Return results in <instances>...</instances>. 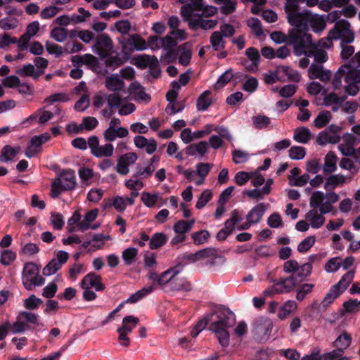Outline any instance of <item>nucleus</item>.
I'll use <instances>...</instances> for the list:
<instances>
[{
  "instance_id": "obj_23",
  "label": "nucleus",
  "mask_w": 360,
  "mask_h": 360,
  "mask_svg": "<svg viewBox=\"0 0 360 360\" xmlns=\"http://www.w3.org/2000/svg\"><path fill=\"white\" fill-rule=\"evenodd\" d=\"M200 260L198 251L195 253H184L179 255L176 261V266H179V273L182 271L183 268L189 264L195 263Z\"/></svg>"
},
{
  "instance_id": "obj_34",
  "label": "nucleus",
  "mask_w": 360,
  "mask_h": 360,
  "mask_svg": "<svg viewBox=\"0 0 360 360\" xmlns=\"http://www.w3.org/2000/svg\"><path fill=\"white\" fill-rule=\"evenodd\" d=\"M211 91L210 90L205 91L201 94L197 99L196 108L199 111H205L212 105V101L210 98Z\"/></svg>"
},
{
  "instance_id": "obj_62",
  "label": "nucleus",
  "mask_w": 360,
  "mask_h": 360,
  "mask_svg": "<svg viewBox=\"0 0 360 360\" xmlns=\"http://www.w3.org/2000/svg\"><path fill=\"white\" fill-rule=\"evenodd\" d=\"M316 239L314 236H310L303 239L297 246L298 252L304 253L307 252L315 243Z\"/></svg>"
},
{
  "instance_id": "obj_14",
  "label": "nucleus",
  "mask_w": 360,
  "mask_h": 360,
  "mask_svg": "<svg viewBox=\"0 0 360 360\" xmlns=\"http://www.w3.org/2000/svg\"><path fill=\"white\" fill-rule=\"evenodd\" d=\"M39 269L37 265L33 262L25 264L22 272V283L27 290L32 289V279L38 274Z\"/></svg>"
},
{
  "instance_id": "obj_3",
  "label": "nucleus",
  "mask_w": 360,
  "mask_h": 360,
  "mask_svg": "<svg viewBox=\"0 0 360 360\" xmlns=\"http://www.w3.org/2000/svg\"><path fill=\"white\" fill-rule=\"evenodd\" d=\"M288 23L297 28L309 30V23L311 22L313 27L319 26L322 30L325 24L323 21H318L314 19L312 13L309 10L300 11L299 3L294 0H286L284 6Z\"/></svg>"
},
{
  "instance_id": "obj_5",
  "label": "nucleus",
  "mask_w": 360,
  "mask_h": 360,
  "mask_svg": "<svg viewBox=\"0 0 360 360\" xmlns=\"http://www.w3.org/2000/svg\"><path fill=\"white\" fill-rule=\"evenodd\" d=\"M352 70H349L345 77V82L347 83L345 86V92L350 96H356L359 91L357 85L360 83V52H358L353 57Z\"/></svg>"
},
{
  "instance_id": "obj_15",
  "label": "nucleus",
  "mask_w": 360,
  "mask_h": 360,
  "mask_svg": "<svg viewBox=\"0 0 360 360\" xmlns=\"http://www.w3.org/2000/svg\"><path fill=\"white\" fill-rule=\"evenodd\" d=\"M359 304L360 302L353 299L345 302L342 304L343 308L339 309L337 312L333 314V319H327V321L331 324L333 323L337 319L344 316L346 313L353 312Z\"/></svg>"
},
{
  "instance_id": "obj_56",
  "label": "nucleus",
  "mask_w": 360,
  "mask_h": 360,
  "mask_svg": "<svg viewBox=\"0 0 360 360\" xmlns=\"http://www.w3.org/2000/svg\"><path fill=\"white\" fill-rule=\"evenodd\" d=\"M98 124V121L94 117H85L82 119V123L79 125V129H86L91 131Z\"/></svg>"
},
{
  "instance_id": "obj_58",
  "label": "nucleus",
  "mask_w": 360,
  "mask_h": 360,
  "mask_svg": "<svg viewBox=\"0 0 360 360\" xmlns=\"http://www.w3.org/2000/svg\"><path fill=\"white\" fill-rule=\"evenodd\" d=\"M278 70L283 72L290 80L295 82H298L300 80L301 75L297 71L293 70L289 66H281Z\"/></svg>"
},
{
  "instance_id": "obj_49",
  "label": "nucleus",
  "mask_w": 360,
  "mask_h": 360,
  "mask_svg": "<svg viewBox=\"0 0 360 360\" xmlns=\"http://www.w3.org/2000/svg\"><path fill=\"white\" fill-rule=\"evenodd\" d=\"M341 294L338 292V290H336L333 286H332L328 292L325 295L323 300L320 304L321 306L326 309L328 307H329L334 300L338 298Z\"/></svg>"
},
{
  "instance_id": "obj_60",
  "label": "nucleus",
  "mask_w": 360,
  "mask_h": 360,
  "mask_svg": "<svg viewBox=\"0 0 360 360\" xmlns=\"http://www.w3.org/2000/svg\"><path fill=\"white\" fill-rule=\"evenodd\" d=\"M221 4L223 5L220 8V12L224 15H230L236 10L237 1L236 0H224Z\"/></svg>"
},
{
  "instance_id": "obj_63",
  "label": "nucleus",
  "mask_w": 360,
  "mask_h": 360,
  "mask_svg": "<svg viewBox=\"0 0 360 360\" xmlns=\"http://www.w3.org/2000/svg\"><path fill=\"white\" fill-rule=\"evenodd\" d=\"M16 42L17 39L8 34H0V49L7 51L11 44H14Z\"/></svg>"
},
{
  "instance_id": "obj_6",
  "label": "nucleus",
  "mask_w": 360,
  "mask_h": 360,
  "mask_svg": "<svg viewBox=\"0 0 360 360\" xmlns=\"http://www.w3.org/2000/svg\"><path fill=\"white\" fill-rule=\"evenodd\" d=\"M95 52L101 58H104L110 55L113 49V42L108 34L103 33L98 34L95 39V42L92 46Z\"/></svg>"
},
{
  "instance_id": "obj_61",
  "label": "nucleus",
  "mask_w": 360,
  "mask_h": 360,
  "mask_svg": "<svg viewBox=\"0 0 360 360\" xmlns=\"http://www.w3.org/2000/svg\"><path fill=\"white\" fill-rule=\"evenodd\" d=\"M37 113H39L37 115V122L40 125L46 124L49 120H51L53 118L54 115L53 112L44 110V108H39L37 110Z\"/></svg>"
},
{
  "instance_id": "obj_38",
  "label": "nucleus",
  "mask_w": 360,
  "mask_h": 360,
  "mask_svg": "<svg viewBox=\"0 0 360 360\" xmlns=\"http://www.w3.org/2000/svg\"><path fill=\"white\" fill-rule=\"evenodd\" d=\"M158 63V58L156 56L143 54L137 56L135 65L139 68L145 69L151 65H154V63Z\"/></svg>"
},
{
  "instance_id": "obj_12",
  "label": "nucleus",
  "mask_w": 360,
  "mask_h": 360,
  "mask_svg": "<svg viewBox=\"0 0 360 360\" xmlns=\"http://www.w3.org/2000/svg\"><path fill=\"white\" fill-rule=\"evenodd\" d=\"M82 288H94L96 291H102L105 289V285L101 282V277L94 273H89L85 276L82 282Z\"/></svg>"
},
{
  "instance_id": "obj_47",
  "label": "nucleus",
  "mask_w": 360,
  "mask_h": 360,
  "mask_svg": "<svg viewBox=\"0 0 360 360\" xmlns=\"http://www.w3.org/2000/svg\"><path fill=\"white\" fill-rule=\"evenodd\" d=\"M234 74L231 68L226 70L221 75L219 76L214 87V89L218 90L224 87L232 79H233Z\"/></svg>"
},
{
  "instance_id": "obj_10",
  "label": "nucleus",
  "mask_w": 360,
  "mask_h": 360,
  "mask_svg": "<svg viewBox=\"0 0 360 360\" xmlns=\"http://www.w3.org/2000/svg\"><path fill=\"white\" fill-rule=\"evenodd\" d=\"M138 159L134 152H129L122 155L117 160L116 171L120 175L124 176L129 172V165L134 164Z\"/></svg>"
},
{
  "instance_id": "obj_17",
  "label": "nucleus",
  "mask_w": 360,
  "mask_h": 360,
  "mask_svg": "<svg viewBox=\"0 0 360 360\" xmlns=\"http://www.w3.org/2000/svg\"><path fill=\"white\" fill-rule=\"evenodd\" d=\"M268 206L269 205L264 202L258 203L246 215V219L250 220L253 224L259 223L262 219L265 212L267 210Z\"/></svg>"
},
{
  "instance_id": "obj_31",
  "label": "nucleus",
  "mask_w": 360,
  "mask_h": 360,
  "mask_svg": "<svg viewBox=\"0 0 360 360\" xmlns=\"http://www.w3.org/2000/svg\"><path fill=\"white\" fill-rule=\"evenodd\" d=\"M139 323V319L132 315L127 316L122 319V326L117 328V331H124L127 333H130L133 329Z\"/></svg>"
},
{
  "instance_id": "obj_2",
  "label": "nucleus",
  "mask_w": 360,
  "mask_h": 360,
  "mask_svg": "<svg viewBox=\"0 0 360 360\" xmlns=\"http://www.w3.org/2000/svg\"><path fill=\"white\" fill-rule=\"evenodd\" d=\"M271 39L277 44L285 42L294 48L297 56L306 54L307 46L311 44V34L305 30L295 28L290 30L288 35L281 31H274L270 34Z\"/></svg>"
},
{
  "instance_id": "obj_35",
  "label": "nucleus",
  "mask_w": 360,
  "mask_h": 360,
  "mask_svg": "<svg viewBox=\"0 0 360 360\" xmlns=\"http://www.w3.org/2000/svg\"><path fill=\"white\" fill-rule=\"evenodd\" d=\"M306 219L310 221L311 226L314 229L320 228L325 222L323 214H319L315 210H309L306 214Z\"/></svg>"
},
{
  "instance_id": "obj_25",
  "label": "nucleus",
  "mask_w": 360,
  "mask_h": 360,
  "mask_svg": "<svg viewBox=\"0 0 360 360\" xmlns=\"http://www.w3.org/2000/svg\"><path fill=\"white\" fill-rule=\"evenodd\" d=\"M321 304L317 302L314 301L313 303L307 307L304 311V317L309 321H312L315 319H318L321 316Z\"/></svg>"
},
{
  "instance_id": "obj_7",
  "label": "nucleus",
  "mask_w": 360,
  "mask_h": 360,
  "mask_svg": "<svg viewBox=\"0 0 360 360\" xmlns=\"http://www.w3.org/2000/svg\"><path fill=\"white\" fill-rule=\"evenodd\" d=\"M50 139L51 136L47 132L32 136L25 149V156L31 158L39 153L41 151L42 145L48 142Z\"/></svg>"
},
{
  "instance_id": "obj_45",
  "label": "nucleus",
  "mask_w": 360,
  "mask_h": 360,
  "mask_svg": "<svg viewBox=\"0 0 360 360\" xmlns=\"http://www.w3.org/2000/svg\"><path fill=\"white\" fill-rule=\"evenodd\" d=\"M210 43L213 49L218 51L225 49V41L219 31H214L210 36Z\"/></svg>"
},
{
  "instance_id": "obj_37",
  "label": "nucleus",
  "mask_w": 360,
  "mask_h": 360,
  "mask_svg": "<svg viewBox=\"0 0 360 360\" xmlns=\"http://www.w3.org/2000/svg\"><path fill=\"white\" fill-rule=\"evenodd\" d=\"M352 342V336L349 333L344 331L333 342V345L335 348H340L345 350L348 348Z\"/></svg>"
},
{
  "instance_id": "obj_19",
  "label": "nucleus",
  "mask_w": 360,
  "mask_h": 360,
  "mask_svg": "<svg viewBox=\"0 0 360 360\" xmlns=\"http://www.w3.org/2000/svg\"><path fill=\"white\" fill-rule=\"evenodd\" d=\"M308 56H314V60L316 63H323L328 60V54L326 51L321 49H318L316 45L311 44L307 46L306 54Z\"/></svg>"
},
{
  "instance_id": "obj_27",
  "label": "nucleus",
  "mask_w": 360,
  "mask_h": 360,
  "mask_svg": "<svg viewBox=\"0 0 360 360\" xmlns=\"http://www.w3.org/2000/svg\"><path fill=\"white\" fill-rule=\"evenodd\" d=\"M338 158L335 153L328 152L324 158L323 172L325 174H331L337 169Z\"/></svg>"
},
{
  "instance_id": "obj_33",
  "label": "nucleus",
  "mask_w": 360,
  "mask_h": 360,
  "mask_svg": "<svg viewBox=\"0 0 360 360\" xmlns=\"http://www.w3.org/2000/svg\"><path fill=\"white\" fill-rule=\"evenodd\" d=\"M167 240L168 238L164 233L156 232L149 239V248L151 250L158 249L165 245Z\"/></svg>"
},
{
  "instance_id": "obj_36",
  "label": "nucleus",
  "mask_w": 360,
  "mask_h": 360,
  "mask_svg": "<svg viewBox=\"0 0 360 360\" xmlns=\"http://www.w3.org/2000/svg\"><path fill=\"white\" fill-rule=\"evenodd\" d=\"M194 224L195 219H193L189 221L179 220L174 224L173 229L176 234L186 235L192 229Z\"/></svg>"
},
{
  "instance_id": "obj_40",
  "label": "nucleus",
  "mask_w": 360,
  "mask_h": 360,
  "mask_svg": "<svg viewBox=\"0 0 360 360\" xmlns=\"http://www.w3.org/2000/svg\"><path fill=\"white\" fill-rule=\"evenodd\" d=\"M339 140V136L335 134L330 135L327 130L321 131L316 138V142L320 146H324L328 143H337Z\"/></svg>"
},
{
  "instance_id": "obj_41",
  "label": "nucleus",
  "mask_w": 360,
  "mask_h": 360,
  "mask_svg": "<svg viewBox=\"0 0 360 360\" xmlns=\"http://www.w3.org/2000/svg\"><path fill=\"white\" fill-rule=\"evenodd\" d=\"M84 65H86L92 71L100 73L101 72V65L98 59L89 53L84 55Z\"/></svg>"
},
{
  "instance_id": "obj_28",
  "label": "nucleus",
  "mask_w": 360,
  "mask_h": 360,
  "mask_svg": "<svg viewBox=\"0 0 360 360\" xmlns=\"http://www.w3.org/2000/svg\"><path fill=\"white\" fill-rule=\"evenodd\" d=\"M20 147L13 148L11 146H5L1 150L0 155V162H8L13 160V158L20 153Z\"/></svg>"
},
{
  "instance_id": "obj_22",
  "label": "nucleus",
  "mask_w": 360,
  "mask_h": 360,
  "mask_svg": "<svg viewBox=\"0 0 360 360\" xmlns=\"http://www.w3.org/2000/svg\"><path fill=\"white\" fill-rule=\"evenodd\" d=\"M207 143L205 141H200L198 143H192L185 148L184 151L187 155L194 156L197 153L203 156L207 151Z\"/></svg>"
},
{
  "instance_id": "obj_46",
  "label": "nucleus",
  "mask_w": 360,
  "mask_h": 360,
  "mask_svg": "<svg viewBox=\"0 0 360 360\" xmlns=\"http://www.w3.org/2000/svg\"><path fill=\"white\" fill-rule=\"evenodd\" d=\"M8 327L13 334L22 333L30 328L29 326L25 323L20 314L18 315L16 321L13 323H10Z\"/></svg>"
},
{
  "instance_id": "obj_21",
  "label": "nucleus",
  "mask_w": 360,
  "mask_h": 360,
  "mask_svg": "<svg viewBox=\"0 0 360 360\" xmlns=\"http://www.w3.org/2000/svg\"><path fill=\"white\" fill-rule=\"evenodd\" d=\"M129 92L134 94L136 101H150V96L146 93L145 89L137 82H132L129 86Z\"/></svg>"
},
{
  "instance_id": "obj_30",
  "label": "nucleus",
  "mask_w": 360,
  "mask_h": 360,
  "mask_svg": "<svg viewBox=\"0 0 360 360\" xmlns=\"http://www.w3.org/2000/svg\"><path fill=\"white\" fill-rule=\"evenodd\" d=\"M311 137V131L307 127H297L294 131L293 139L298 143H307Z\"/></svg>"
},
{
  "instance_id": "obj_1",
  "label": "nucleus",
  "mask_w": 360,
  "mask_h": 360,
  "mask_svg": "<svg viewBox=\"0 0 360 360\" xmlns=\"http://www.w3.org/2000/svg\"><path fill=\"white\" fill-rule=\"evenodd\" d=\"M212 313L217 316V320L212 321L209 330L215 334L222 347H227L230 338L227 329L235 324V314L224 305L217 306Z\"/></svg>"
},
{
  "instance_id": "obj_20",
  "label": "nucleus",
  "mask_w": 360,
  "mask_h": 360,
  "mask_svg": "<svg viewBox=\"0 0 360 360\" xmlns=\"http://www.w3.org/2000/svg\"><path fill=\"white\" fill-rule=\"evenodd\" d=\"M105 87L110 91H122L124 86V82L117 74H112L105 78Z\"/></svg>"
},
{
  "instance_id": "obj_13",
  "label": "nucleus",
  "mask_w": 360,
  "mask_h": 360,
  "mask_svg": "<svg viewBox=\"0 0 360 360\" xmlns=\"http://www.w3.org/2000/svg\"><path fill=\"white\" fill-rule=\"evenodd\" d=\"M351 32L349 21L341 19L335 22L334 27L329 32V37L330 39H338Z\"/></svg>"
},
{
  "instance_id": "obj_50",
  "label": "nucleus",
  "mask_w": 360,
  "mask_h": 360,
  "mask_svg": "<svg viewBox=\"0 0 360 360\" xmlns=\"http://www.w3.org/2000/svg\"><path fill=\"white\" fill-rule=\"evenodd\" d=\"M210 234L207 230H200L193 232L191 234V238L193 240V243L196 245H203L207 242Z\"/></svg>"
},
{
  "instance_id": "obj_8",
  "label": "nucleus",
  "mask_w": 360,
  "mask_h": 360,
  "mask_svg": "<svg viewBox=\"0 0 360 360\" xmlns=\"http://www.w3.org/2000/svg\"><path fill=\"white\" fill-rule=\"evenodd\" d=\"M68 260V252L58 251L56 256L43 269L44 276H50L55 274Z\"/></svg>"
},
{
  "instance_id": "obj_32",
  "label": "nucleus",
  "mask_w": 360,
  "mask_h": 360,
  "mask_svg": "<svg viewBox=\"0 0 360 360\" xmlns=\"http://www.w3.org/2000/svg\"><path fill=\"white\" fill-rule=\"evenodd\" d=\"M179 266H174L162 273L161 275L159 276V278L158 279V285H169L172 278H173V277H175L177 274H179Z\"/></svg>"
},
{
  "instance_id": "obj_57",
  "label": "nucleus",
  "mask_w": 360,
  "mask_h": 360,
  "mask_svg": "<svg viewBox=\"0 0 360 360\" xmlns=\"http://www.w3.org/2000/svg\"><path fill=\"white\" fill-rule=\"evenodd\" d=\"M254 127L262 129L267 127L270 124V118L265 115H257L252 117Z\"/></svg>"
},
{
  "instance_id": "obj_16",
  "label": "nucleus",
  "mask_w": 360,
  "mask_h": 360,
  "mask_svg": "<svg viewBox=\"0 0 360 360\" xmlns=\"http://www.w3.org/2000/svg\"><path fill=\"white\" fill-rule=\"evenodd\" d=\"M298 282L294 275L276 279V283L278 284V288L280 289L281 294L292 291Z\"/></svg>"
},
{
  "instance_id": "obj_54",
  "label": "nucleus",
  "mask_w": 360,
  "mask_h": 360,
  "mask_svg": "<svg viewBox=\"0 0 360 360\" xmlns=\"http://www.w3.org/2000/svg\"><path fill=\"white\" fill-rule=\"evenodd\" d=\"M78 12L79 14L73 13L69 16V24L70 22L79 23L84 22L86 18L90 16V13L86 11L84 8H79Z\"/></svg>"
},
{
  "instance_id": "obj_26",
  "label": "nucleus",
  "mask_w": 360,
  "mask_h": 360,
  "mask_svg": "<svg viewBox=\"0 0 360 360\" xmlns=\"http://www.w3.org/2000/svg\"><path fill=\"white\" fill-rule=\"evenodd\" d=\"M346 182V177L343 174L330 175L324 184V188L327 191L334 190L337 186H342Z\"/></svg>"
},
{
  "instance_id": "obj_51",
  "label": "nucleus",
  "mask_w": 360,
  "mask_h": 360,
  "mask_svg": "<svg viewBox=\"0 0 360 360\" xmlns=\"http://www.w3.org/2000/svg\"><path fill=\"white\" fill-rule=\"evenodd\" d=\"M18 20L16 18L7 16L0 20V28L4 30H10L16 28Z\"/></svg>"
},
{
  "instance_id": "obj_39",
  "label": "nucleus",
  "mask_w": 360,
  "mask_h": 360,
  "mask_svg": "<svg viewBox=\"0 0 360 360\" xmlns=\"http://www.w3.org/2000/svg\"><path fill=\"white\" fill-rule=\"evenodd\" d=\"M79 37L83 42L89 43L94 38V34L89 30H69V39Z\"/></svg>"
},
{
  "instance_id": "obj_48",
  "label": "nucleus",
  "mask_w": 360,
  "mask_h": 360,
  "mask_svg": "<svg viewBox=\"0 0 360 360\" xmlns=\"http://www.w3.org/2000/svg\"><path fill=\"white\" fill-rule=\"evenodd\" d=\"M331 114L328 110H323L319 112L314 120V125L316 127L321 129L326 127L331 120Z\"/></svg>"
},
{
  "instance_id": "obj_59",
  "label": "nucleus",
  "mask_w": 360,
  "mask_h": 360,
  "mask_svg": "<svg viewBox=\"0 0 360 360\" xmlns=\"http://www.w3.org/2000/svg\"><path fill=\"white\" fill-rule=\"evenodd\" d=\"M314 287V285L312 283H304L300 285L297 290V300L300 302L302 301L306 295L311 292Z\"/></svg>"
},
{
  "instance_id": "obj_24",
  "label": "nucleus",
  "mask_w": 360,
  "mask_h": 360,
  "mask_svg": "<svg viewBox=\"0 0 360 360\" xmlns=\"http://www.w3.org/2000/svg\"><path fill=\"white\" fill-rule=\"evenodd\" d=\"M169 286L171 290L175 291H191L192 289L191 284L184 278H172Z\"/></svg>"
},
{
  "instance_id": "obj_42",
  "label": "nucleus",
  "mask_w": 360,
  "mask_h": 360,
  "mask_svg": "<svg viewBox=\"0 0 360 360\" xmlns=\"http://www.w3.org/2000/svg\"><path fill=\"white\" fill-rule=\"evenodd\" d=\"M68 100V96L65 93H56L51 94L44 100V103L45 104L44 108H48L50 105H54L56 103H65Z\"/></svg>"
},
{
  "instance_id": "obj_11",
  "label": "nucleus",
  "mask_w": 360,
  "mask_h": 360,
  "mask_svg": "<svg viewBox=\"0 0 360 360\" xmlns=\"http://www.w3.org/2000/svg\"><path fill=\"white\" fill-rule=\"evenodd\" d=\"M68 187V172L63 170L58 174L51 184V195L53 198H57L62 192L66 191Z\"/></svg>"
},
{
  "instance_id": "obj_64",
  "label": "nucleus",
  "mask_w": 360,
  "mask_h": 360,
  "mask_svg": "<svg viewBox=\"0 0 360 360\" xmlns=\"http://www.w3.org/2000/svg\"><path fill=\"white\" fill-rule=\"evenodd\" d=\"M114 147L111 143H106L103 146H99L98 149L96 150V153L95 154V157L101 158V157H110L113 154Z\"/></svg>"
},
{
  "instance_id": "obj_44",
  "label": "nucleus",
  "mask_w": 360,
  "mask_h": 360,
  "mask_svg": "<svg viewBox=\"0 0 360 360\" xmlns=\"http://www.w3.org/2000/svg\"><path fill=\"white\" fill-rule=\"evenodd\" d=\"M98 214V209H93L89 212H87L84 216V221L79 222L78 226V228L80 231H84L89 229V223L94 221Z\"/></svg>"
},
{
  "instance_id": "obj_9",
  "label": "nucleus",
  "mask_w": 360,
  "mask_h": 360,
  "mask_svg": "<svg viewBox=\"0 0 360 360\" xmlns=\"http://www.w3.org/2000/svg\"><path fill=\"white\" fill-rule=\"evenodd\" d=\"M121 43L123 51L129 53L134 50L143 51L148 48L146 40L137 34L130 35L127 39H124L121 41Z\"/></svg>"
},
{
  "instance_id": "obj_55",
  "label": "nucleus",
  "mask_w": 360,
  "mask_h": 360,
  "mask_svg": "<svg viewBox=\"0 0 360 360\" xmlns=\"http://www.w3.org/2000/svg\"><path fill=\"white\" fill-rule=\"evenodd\" d=\"M51 36L56 41L63 42L68 36V30L65 27H55L51 32Z\"/></svg>"
},
{
  "instance_id": "obj_4",
  "label": "nucleus",
  "mask_w": 360,
  "mask_h": 360,
  "mask_svg": "<svg viewBox=\"0 0 360 360\" xmlns=\"http://www.w3.org/2000/svg\"><path fill=\"white\" fill-rule=\"evenodd\" d=\"M200 0H179V2L184 4L181 8V15L184 20L188 22L191 30H196L201 28L202 16L199 14H193V11H200Z\"/></svg>"
},
{
  "instance_id": "obj_43",
  "label": "nucleus",
  "mask_w": 360,
  "mask_h": 360,
  "mask_svg": "<svg viewBox=\"0 0 360 360\" xmlns=\"http://www.w3.org/2000/svg\"><path fill=\"white\" fill-rule=\"evenodd\" d=\"M297 307V304L295 301L293 300H288L286 301L282 307L279 309L278 313V317L280 319H285L290 313H292L294 310H295Z\"/></svg>"
},
{
  "instance_id": "obj_29",
  "label": "nucleus",
  "mask_w": 360,
  "mask_h": 360,
  "mask_svg": "<svg viewBox=\"0 0 360 360\" xmlns=\"http://www.w3.org/2000/svg\"><path fill=\"white\" fill-rule=\"evenodd\" d=\"M354 271L350 270L342 276V278H340L338 283L333 286L336 290H338V292H340V293L342 294L347 290L349 285L352 283V281L354 279Z\"/></svg>"
},
{
  "instance_id": "obj_18",
  "label": "nucleus",
  "mask_w": 360,
  "mask_h": 360,
  "mask_svg": "<svg viewBox=\"0 0 360 360\" xmlns=\"http://www.w3.org/2000/svg\"><path fill=\"white\" fill-rule=\"evenodd\" d=\"M353 58L351 59L349 64L341 65L337 72L335 73L334 77L332 80V85L334 90L339 89L342 86V79L349 70H352L353 68Z\"/></svg>"
},
{
  "instance_id": "obj_53",
  "label": "nucleus",
  "mask_w": 360,
  "mask_h": 360,
  "mask_svg": "<svg viewBox=\"0 0 360 360\" xmlns=\"http://www.w3.org/2000/svg\"><path fill=\"white\" fill-rule=\"evenodd\" d=\"M138 255V250L135 248H128L122 252V259L126 265H131Z\"/></svg>"
},
{
  "instance_id": "obj_52",
  "label": "nucleus",
  "mask_w": 360,
  "mask_h": 360,
  "mask_svg": "<svg viewBox=\"0 0 360 360\" xmlns=\"http://www.w3.org/2000/svg\"><path fill=\"white\" fill-rule=\"evenodd\" d=\"M185 45L186 44H183L178 46V51L181 52L179 57V63L183 66H187L190 63L192 56L191 51L188 49H186Z\"/></svg>"
}]
</instances>
